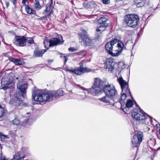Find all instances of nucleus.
Returning <instances> with one entry per match:
<instances>
[{
	"label": "nucleus",
	"instance_id": "7ed1b4c3",
	"mask_svg": "<svg viewBox=\"0 0 160 160\" xmlns=\"http://www.w3.org/2000/svg\"><path fill=\"white\" fill-rule=\"evenodd\" d=\"M118 80L121 86L122 91L120 97L117 93L116 97L117 98L116 100H114L113 103H119L121 105V108H122L125 104L124 101L128 96L132 97V95L129 88L128 82L124 80L122 77L118 78Z\"/></svg>",
	"mask_w": 160,
	"mask_h": 160
},
{
	"label": "nucleus",
	"instance_id": "4c0bfd02",
	"mask_svg": "<svg viewBox=\"0 0 160 160\" xmlns=\"http://www.w3.org/2000/svg\"><path fill=\"white\" fill-rule=\"evenodd\" d=\"M48 42V40H44L43 42V43L45 45V47H46V43H47H47Z\"/></svg>",
	"mask_w": 160,
	"mask_h": 160
},
{
	"label": "nucleus",
	"instance_id": "c756f323",
	"mask_svg": "<svg viewBox=\"0 0 160 160\" xmlns=\"http://www.w3.org/2000/svg\"><path fill=\"white\" fill-rule=\"evenodd\" d=\"M68 50L70 52H72L74 51H76L77 50V49L74 47H70L68 48Z\"/></svg>",
	"mask_w": 160,
	"mask_h": 160
},
{
	"label": "nucleus",
	"instance_id": "4468645a",
	"mask_svg": "<svg viewBox=\"0 0 160 160\" xmlns=\"http://www.w3.org/2000/svg\"><path fill=\"white\" fill-rule=\"evenodd\" d=\"M104 67L105 68L108 69V71L110 72L114 69V63L112 58H108L106 60Z\"/></svg>",
	"mask_w": 160,
	"mask_h": 160
},
{
	"label": "nucleus",
	"instance_id": "dca6fc26",
	"mask_svg": "<svg viewBox=\"0 0 160 160\" xmlns=\"http://www.w3.org/2000/svg\"><path fill=\"white\" fill-rule=\"evenodd\" d=\"M88 72L87 71V68H83L82 65H81L78 68L73 70V73L77 75H80L82 73L85 72Z\"/></svg>",
	"mask_w": 160,
	"mask_h": 160
},
{
	"label": "nucleus",
	"instance_id": "6ab92c4d",
	"mask_svg": "<svg viewBox=\"0 0 160 160\" xmlns=\"http://www.w3.org/2000/svg\"><path fill=\"white\" fill-rule=\"evenodd\" d=\"M46 51V49H41L40 50L35 49L33 52L34 54L33 56L34 58L36 57H41Z\"/></svg>",
	"mask_w": 160,
	"mask_h": 160
},
{
	"label": "nucleus",
	"instance_id": "f704fd0d",
	"mask_svg": "<svg viewBox=\"0 0 160 160\" xmlns=\"http://www.w3.org/2000/svg\"><path fill=\"white\" fill-rule=\"evenodd\" d=\"M63 57L64 58V64H65L66 63L68 60V57L67 56H64Z\"/></svg>",
	"mask_w": 160,
	"mask_h": 160
},
{
	"label": "nucleus",
	"instance_id": "09e8293b",
	"mask_svg": "<svg viewBox=\"0 0 160 160\" xmlns=\"http://www.w3.org/2000/svg\"><path fill=\"white\" fill-rule=\"evenodd\" d=\"M44 18V17H41L39 19H41V20H43V19Z\"/></svg>",
	"mask_w": 160,
	"mask_h": 160
},
{
	"label": "nucleus",
	"instance_id": "5701e85b",
	"mask_svg": "<svg viewBox=\"0 0 160 160\" xmlns=\"http://www.w3.org/2000/svg\"><path fill=\"white\" fill-rule=\"evenodd\" d=\"M34 4L36 8L39 10L42 8V6L40 3L39 0H35Z\"/></svg>",
	"mask_w": 160,
	"mask_h": 160
},
{
	"label": "nucleus",
	"instance_id": "9b49d317",
	"mask_svg": "<svg viewBox=\"0 0 160 160\" xmlns=\"http://www.w3.org/2000/svg\"><path fill=\"white\" fill-rule=\"evenodd\" d=\"M78 35L79 39H81L86 45H90V39L87 31L83 29L81 30V32L78 34Z\"/></svg>",
	"mask_w": 160,
	"mask_h": 160
},
{
	"label": "nucleus",
	"instance_id": "b1692460",
	"mask_svg": "<svg viewBox=\"0 0 160 160\" xmlns=\"http://www.w3.org/2000/svg\"><path fill=\"white\" fill-rule=\"evenodd\" d=\"M25 157L24 155H23L21 156V154H20L18 156H14L11 160H21V159L24 158Z\"/></svg>",
	"mask_w": 160,
	"mask_h": 160
},
{
	"label": "nucleus",
	"instance_id": "8fccbe9b",
	"mask_svg": "<svg viewBox=\"0 0 160 160\" xmlns=\"http://www.w3.org/2000/svg\"><path fill=\"white\" fill-rule=\"evenodd\" d=\"M157 150H160V147L158 148Z\"/></svg>",
	"mask_w": 160,
	"mask_h": 160
},
{
	"label": "nucleus",
	"instance_id": "603ef678",
	"mask_svg": "<svg viewBox=\"0 0 160 160\" xmlns=\"http://www.w3.org/2000/svg\"><path fill=\"white\" fill-rule=\"evenodd\" d=\"M159 134H160V128H159Z\"/></svg>",
	"mask_w": 160,
	"mask_h": 160
},
{
	"label": "nucleus",
	"instance_id": "412c9836",
	"mask_svg": "<svg viewBox=\"0 0 160 160\" xmlns=\"http://www.w3.org/2000/svg\"><path fill=\"white\" fill-rule=\"evenodd\" d=\"M25 10L29 14H35V11L28 7V5H25Z\"/></svg>",
	"mask_w": 160,
	"mask_h": 160
},
{
	"label": "nucleus",
	"instance_id": "0eeeda50",
	"mask_svg": "<svg viewBox=\"0 0 160 160\" xmlns=\"http://www.w3.org/2000/svg\"><path fill=\"white\" fill-rule=\"evenodd\" d=\"M143 137L142 133L140 132H137L134 135L132 140V145L133 147H138L142 140Z\"/></svg>",
	"mask_w": 160,
	"mask_h": 160
},
{
	"label": "nucleus",
	"instance_id": "864d4df0",
	"mask_svg": "<svg viewBox=\"0 0 160 160\" xmlns=\"http://www.w3.org/2000/svg\"><path fill=\"white\" fill-rule=\"evenodd\" d=\"M20 152H23V150L22 149Z\"/></svg>",
	"mask_w": 160,
	"mask_h": 160
},
{
	"label": "nucleus",
	"instance_id": "4be33fe9",
	"mask_svg": "<svg viewBox=\"0 0 160 160\" xmlns=\"http://www.w3.org/2000/svg\"><path fill=\"white\" fill-rule=\"evenodd\" d=\"M149 4V0H142L141 2H140L137 5V6L138 7H141Z\"/></svg>",
	"mask_w": 160,
	"mask_h": 160
},
{
	"label": "nucleus",
	"instance_id": "bb28decb",
	"mask_svg": "<svg viewBox=\"0 0 160 160\" xmlns=\"http://www.w3.org/2000/svg\"><path fill=\"white\" fill-rule=\"evenodd\" d=\"M51 6V3H48L46 5V9L44 11L45 13H47L50 10Z\"/></svg>",
	"mask_w": 160,
	"mask_h": 160
},
{
	"label": "nucleus",
	"instance_id": "a211bd4d",
	"mask_svg": "<svg viewBox=\"0 0 160 160\" xmlns=\"http://www.w3.org/2000/svg\"><path fill=\"white\" fill-rule=\"evenodd\" d=\"M9 59L11 62H13L17 65H22L24 64V62L23 60L17 58H15L11 57L9 58Z\"/></svg>",
	"mask_w": 160,
	"mask_h": 160
},
{
	"label": "nucleus",
	"instance_id": "39448f33",
	"mask_svg": "<svg viewBox=\"0 0 160 160\" xmlns=\"http://www.w3.org/2000/svg\"><path fill=\"white\" fill-rule=\"evenodd\" d=\"M140 21L139 16L136 14H129L124 17V22L129 27L134 28L138 25Z\"/></svg>",
	"mask_w": 160,
	"mask_h": 160
},
{
	"label": "nucleus",
	"instance_id": "f03ea898",
	"mask_svg": "<svg viewBox=\"0 0 160 160\" xmlns=\"http://www.w3.org/2000/svg\"><path fill=\"white\" fill-rule=\"evenodd\" d=\"M64 94V91L62 89H59L57 92L52 91L45 92L42 90L37 89L34 87L32 90V99L41 104L45 103L47 101H52L54 97L62 96Z\"/></svg>",
	"mask_w": 160,
	"mask_h": 160
},
{
	"label": "nucleus",
	"instance_id": "c03bdc74",
	"mask_svg": "<svg viewBox=\"0 0 160 160\" xmlns=\"http://www.w3.org/2000/svg\"><path fill=\"white\" fill-rule=\"evenodd\" d=\"M83 5H84V6L86 8H87V3L86 2H84L83 3Z\"/></svg>",
	"mask_w": 160,
	"mask_h": 160
},
{
	"label": "nucleus",
	"instance_id": "de8ad7c7",
	"mask_svg": "<svg viewBox=\"0 0 160 160\" xmlns=\"http://www.w3.org/2000/svg\"><path fill=\"white\" fill-rule=\"evenodd\" d=\"M64 56H65L62 53V54H61V55L60 56V57H63Z\"/></svg>",
	"mask_w": 160,
	"mask_h": 160
},
{
	"label": "nucleus",
	"instance_id": "6e6552de",
	"mask_svg": "<svg viewBox=\"0 0 160 160\" xmlns=\"http://www.w3.org/2000/svg\"><path fill=\"white\" fill-rule=\"evenodd\" d=\"M14 96L15 97L10 99V104L12 106L16 107L22 105L23 101L21 99L22 97L20 95V92H16Z\"/></svg>",
	"mask_w": 160,
	"mask_h": 160
},
{
	"label": "nucleus",
	"instance_id": "a19ab883",
	"mask_svg": "<svg viewBox=\"0 0 160 160\" xmlns=\"http://www.w3.org/2000/svg\"><path fill=\"white\" fill-rule=\"evenodd\" d=\"M53 61V60H48V62L49 63H52Z\"/></svg>",
	"mask_w": 160,
	"mask_h": 160
},
{
	"label": "nucleus",
	"instance_id": "6e6d98bb",
	"mask_svg": "<svg viewBox=\"0 0 160 160\" xmlns=\"http://www.w3.org/2000/svg\"><path fill=\"white\" fill-rule=\"evenodd\" d=\"M91 11H92V7L91 8Z\"/></svg>",
	"mask_w": 160,
	"mask_h": 160
},
{
	"label": "nucleus",
	"instance_id": "f8f14e48",
	"mask_svg": "<svg viewBox=\"0 0 160 160\" xmlns=\"http://www.w3.org/2000/svg\"><path fill=\"white\" fill-rule=\"evenodd\" d=\"M62 37L61 36V39L58 38H53L49 40V47H52L58 44H62L64 42Z\"/></svg>",
	"mask_w": 160,
	"mask_h": 160
},
{
	"label": "nucleus",
	"instance_id": "f257e3e1",
	"mask_svg": "<svg viewBox=\"0 0 160 160\" xmlns=\"http://www.w3.org/2000/svg\"><path fill=\"white\" fill-rule=\"evenodd\" d=\"M92 92L95 96L103 92L105 96L99 98V100L105 103L114 105V100H116L117 91L113 85L109 84L106 80L102 81L99 78H94V83L92 87Z\"/></svg>",
	"mask_w": 160,
	"mask_h": 160
},
{
	"label": "nucleus",
	"instance_id": "20e7f679",
	"mask_svg": "<svg viewBox=\"0 0 160 160\" xmlns=\"http://www.w3.org/2000/svg\"><path fill=\"white\" fill-rule=\"evenodd\" d=\"M132 116L133 118L138 120L142 121V122L147 124L151 121V118L142 110L135 109L132 112Z\"/></svg>",
	"mask_w": 160,
	"mask_h": 160
},
{
	"label": "nucleus",
	"instance_id": "a878e982",
	"mask_svg": "<svg viewBox=\"0 0 160 160\" xmlns=\"http://www.w3.org/2000/svg\"><path fill=\"white\" fill-rule=\"evenodd\" d=\"M26 38L27 40L26 42H27L28 43L31 44L34 43V41L33 38L27 37H26Z\"/></svg>",
	"mask_w": 160,
	"mask_h": 160
},
{
	"label": "nucleus",
	"instance_id": "3c124183",
	"mask_svg": "<svg viewBox=\"0 0 160 160\" xmlns=\"http://www.w3.org/2000/svg\"><path fill=\"white\" fill-rule=\"evenodd\" d=\"M94 2H93V1H92L91 2V3H92V4H93Z\"/></svg>",
	"mask_w": 160,
	"mask_h": 160
},
{
	"label": "nucleus",
	"instance_id": "c9c22d12",
	"mask_svg": "<svg viewBox=\"0 0 160 160\" xmlns=\"http://www.w3.org/2000/svg\"><path fill=\"white\" fill-rule=\"evenodd\" d=\"M83 52L82 51H81L80 52H77L74 53L75 54H77L78 55H80L82 54Z\"/></svg>",
	"mask_w": 160,
	"mask_h": 160
},
{
	"label": "nucleus",
	"instance_id": "cd10ccee",
	"mask_svg": "<svg viewBox=\"0 0 160 160\" xmlns=\"http://www.w3.org/2000/svg\"><path fill=\"white\" fill-rule=\"evenodd\" d=\"M4 113V109L0 105V118L1 117Z\"/></svg>",
	"mask_w": 160,
	"mask_h": 160
},
{
	"label": "nucleus",
	"instance_id": "423d86ee",
	"mask_svg": "<svg viewBox=\"0 0 160 160\" xmlns=\"http://www.w3.org/2000/svg\"><path fill=\"white\" fill-rule=\"evenodd\" d=\"M117 46L118 48V49L115 50L116 53L114 55V56H118L120 54L123 49H126L127 48L128 49H130L131 47L132 48L134 46L133 42L131 40L128 41L124 44L122 41L117 40Z\"/></svg>",
	"mask_w": 160,
	"mask_h": 160
},
{
	"label": "nucleus",
	"instance_id": "2eb2a0df",
	"mask_svg": "<svg viewBox=\"0 0 160 160\" xmlns=\"http://www.w3.org/2000/svg\"><path fill=\"white\" fill-rule=\"evenodd\" d=\"M27 86L28 84H24L21 85L19 84L17 85V87L20 90V92H20V95H21V96L23 98L24 97L26 94V90Z\"/></svg>",
	"mask_w": 160,
	"mask_h": 160
},
{
	"label": "nucleus",
	"instance_id": "473e14b6",
	"mask_svg": "<svg viewBox=\"0 0 160 160\" xmlns=\"http://www.w3.org/2000/svg\"><path fill=\"white\" fill-rule=\"evenodd\" d=\"M26 2H27L28 4L29 3L28 0H22V3L23 4V5H26L25 4Z\"/></svg>",
	"mask_w": 160,
	"mask_h": 160
},
{
	"label": "nucleus",
	"instance_id": "37998d69",
	"mask_svg": "<svg viewBox=\"0 0 160 160\" xmlns=\"http://www.w3.org/2000/svg\"><path fill=\"white\" fill-rule=\"evenodd\" d=\"M94 16L96 17L97 15H96V14H95V15H91V16H90L91 18H93V17H94Z\"/></svg>",
	"mask_w": 160,
	"mask_h": 160
},
{
	"label": "nucleus",
	"instance_id": "f3484780",
	"mask_svg": "<svg viewBox=\"0 0 160 160\" xmlns=\"http://www.w3.org/2000/svg\"><path fill=\"white\" fill-rule=\"evenodd\" d=\"M12 82V81L9 80L4 82L2 81L1 82L2 88L5 90H7L11 86Z\"/></svg>",
	"mask_w": 160,
	"mask_h": 160
},
{
	"label": "nucleus",
	"instance_id": "5fc2aeb1",
	"mask_svg": "<svg viewBox=\"0 0 160 160\" xmlns=\"http://www.w3.org/2000/svg\"><path fill=\"white\" fill-rule=\"evenodd\" d=\"M94 48V47L93 46V47H92V46L91 45V48Z\"/></svg>",
	"mask_w": 160,
	"mask_h": 160
},
{
	"label": "nucleus",
	"instance_id": "49530a36",
	"mask_svg": "<svg viewBox=\"0 0 160 160\" xmlns=\"http://www.w3.org/2000/svg\"><path fill=\"white\" fill-rule=\"evenodd\" d=\"M6 4L7 7H8L9 6V3L8 2H6Z\"/></svg>",
	"mask_w": 160,
	"mask_h": 160
},
{
	"label": "nucleus",
	"instance_id": "393cba45",
	"mask_svg": "<svg viewBox=\"0 0 160 160\" xmlns=\"http://www.w3.org/2000/svg\"><path fill=\"white\" fill-rule=\"evenodd\" d=\"M11 122L13 125H17L19 124L20 123V120L18 119L17 117L15 118Z\"/></svg>",
	"mask_w": 160,
	"mask_h": 160
},
{
	"label": "nucleus",
	"instance_id": "aec40b11",
	"mask_svg": "<svg viewBox=\"0 0 160 160\" xmlns=\"http://www.w3.org/2000/svg\"><path fill=\"white\" fill-rule=\"evenodd\" d=\"M133 105V102L131 100H128L125 104L126 107L124 108H121L122 109L123 111L125 112L127 110V109L128 108H131L132 107Z\"/></svg>",
	"mask_w": 160,
	"mask_h": 160
},
{
	"label": "nucleus",
	"instance_id": "e433bc0d",
	"mask_svg": "<svg viewBox=\"0 0 160 160\" xmlns=\"http://www.w3.org/2000/svg\"><path fill=\"white\" fill-rule=\"evenodd\" d=\"M75 85H76V86L79 87L80 88H81L83 90H84V88L83 87L81 86L80 85L75 84Z\"/></svg>",
	"mask_w": 160,
	"mask_h": 160
},
{
	"label": "nucleus",
	"instance_id": "79ce46f5",
	"mask_svg": "<svg viewBox=\"0 0 160 160\" xmlns=\"http://www.w3.org/2000/svg\"><path fill=\"white\" fill-rule=\"evenodd\" d=\"M82 95H81V96H82ZM78 97H79L78 98V99H83V98H82V97H81V95H78Z\"/></svg>",
	"mask_w": 160,
	"mask_h": 160
},
{
	"label": "nucleus",
	"instance_id": "7c9ffc66",
	"mask_svg": "<svg viewBox=\"0 0 160 160\" xmlns=\"http://www.w3.org/2000/svg\"><path fill=\"white\" fill-rule=\"evenodd\" d=\"M103 3L105 4H108L110 2V0H102Z\"/></svg>",
	"mask_w": 160,
	"mask_h": 160
},
{
	"label": "nucleus",
	"instance_id": "2f4dec72",
	"mask_svg": "<svg viewBox=\"0 0 160 160\" xmlns=\"http://www.w3.org/2000/svg\"><path fill=\"white\" fill-rule=\"evenodd\" d=\"M65 69V70L67 72H70L71 73H72L73 72V70H71L68 68H66Z\"/></svg>",
	"mask_w": 160,
	"mask_h": 160
},
{
	"label": "nucleus",
	"instance_id": "ea45409f",
	"mask_svg": "<svg viewBox=\"0 0 160 160\" xmlns=\"http://www.w3.org/2000/svg\"><path fill=\"white\" fill-rule=\"evenodd\" d=\"M16 0H12V2L14 4H15L16 3Z\"/></svg>",
	"mask_w": 160,
	"mask_h": 160
},
{
	"label": "nucleus",
	"instance_id": "a18cd8bd",
	"mask_svg": "<svg viewBox=\"0 0 160 160\" xmlns=\"http://www.w3.org/2000/svg\"><path fill=\"white\" fill-rule=\"evenodd\" d=\"M1 160H7L5 157H2L1 158Z\"/></svg>",
	"mask_w": 160,
	"mask_h": 160
},
{
	"label": "nucleus",
	"instance_id": "1a4fd4ad",
	"mask_svg": "<svg viewBox=\"0 0 160 160\" xmlns=\"http://www.w3.org/2000/svg\"><path fill=\"white\" fill-rule=\"evenodd\" d=\"M96 19L100 25L99 27L96 29V31L98 32H102L105 30L108 26V24L106 23L108 19L105 18V16H102L99 19L97 18Z\"/></svg>",
	"mask_w": 160,
	"mask_h": 160
},
{
	"label": "nucleus",
	"instance_id": "ddd939ff",
	"mask_svg": "<svg viewBox=\"0 0 160 160\" xmlns=\"http://www.w3.org/2000/svg\"><path fill=\"white\" fill-rule=\"evenodd\" d=\"M26 37L24 36H22V37H17L15 39L14 43L17 46L23 47L26 45Z\"/></svg>",
	"mask_w": 160,
	"mask_h": 160
},
{
	"label": "nucleus",
	"instance_id": "4d7b16f0",
	"mask_svg": "<svg viewBox=\"0 0 160 160\" xmlns=\"http://www.w3.org/2000/svg\"><path fill=\"white\" fill-rule=\"evenodd\" d=\"M158 6H159V4H158ZM158 7H157V8H158Z\"/></svg>",
	"mask_w": 160,
	"mask_h": 160
},
{
	"label": "nucleus",
	"instance_id": "58836bf2",
	"mask_svg": "<svg viewBox=\"0 0 160 160\" xmlns=\"http://www.w3.org/2000/svg\"><path fill=\"white\" fill-rule=\"evenodd\" d=\"M52 13V10L47 15V17L48 18H49L51 16V14Z\"/></svg>",
	"mask_w": 160,
	"mask_h": 160
},
{
	"label": "nucleus",
	"instance_id": "72a5a7b5",
	"mask_svg": "<svg viewBox=\"0 0 160 160\" xmlns=\"http://www.w3.org/2000/svg\"><path fill=\"white\" fill-rule=\"evenodd\" d=\"M134 4L137 5L140 2H141L142 0H133Z\"/></svg>",
	"mask_w": 160,
	"mask_h": 160
},
{
	"label": "nucleus",
	"instance_id": "c85d7f7f",
	"mask_svg": "<svg viewBox=\"0 0 160 160\" xmlns=\"http://www.w3.org/2000/svg\"><path fill=\"white\" fill-rule=\"evenodd\" d=\"M0 137L2 140L3 139L5 140L8 138L7 135L2 134V133H1L0 134Z\"/></svg>",
	"mask_w": 160,
	"mask_h": 160
},
{
	"label": "nucleus",
	"instance_id": "9d476101",
	"mask_svg": "<svg viewBox=\"0 0 160 160\" xmlns=\"http://www.w3.org/2000/svg\"><path fill=\"white\" fill-rule=\"evenodd\" d=\"M117 39H114L110 41V42L107 43L105 46V48L106 51L108 52V54H110L112 56H114L115 54V50H113L114 52H112V49L113 46L117 43Z\"/></svg>",
	"mask_w": 160,
	"mask_h": 160
}]
</instances>
